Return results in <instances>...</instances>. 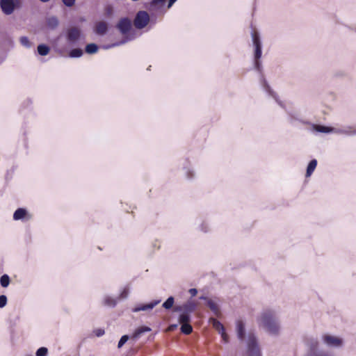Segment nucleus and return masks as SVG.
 I'll use <instances>...</instances> for the list:
<instances>
[{
  "mask_svg": "<svg viewBox=\"0 0 356 356\" xmlns=\"http://www.w3.org/2000/svg\"><path fill=\"white\" fill-rule=\"evenodd\" d=\"M188 292L190 293L192 297H194L197 293V289L195 288H192L189 289Z\"/></svg>",
  "mask_w": 356,
  "mask_h": 356,
  "instance_id": "79ce46f5",
  "label": "nucleus"
},
{
  "mask_svg": "<svg viewBox=\"0 0 356 356\" xmlns=\"http://www.w3.org/2000/svg\"><path fill=\"white\" fill-rule=\"evenodd\" d=\"M150 22V16L145 10H139L136 13L133 21L134 26L137 29H143L147 26Z\"/></svg>",
  "mask_w": 356,
  "mask_h": 356,
  "instance_id": "423d86ee",
  "label": "nucleus"
},
{
  "mask_svg": "<svg viewBox=\"0 0 356 356\" xmlns=\"http://www.w3.org/2000/svg\"><path fill=\"white\" fill-rule=\"evenodd\" d=\"M104 304L109 307H115L117 304V300L110 296H106L104 300Z\"/></svg>",
  "mask_w": 356,
  "mask_h": 356,
  "instance_id": "c756f323",
  "label": "nucleus"
},
{
  "mask_svg": "<svg viewBox=\"0 0 356 356\" xmlns=\"http://www.w3.org/2000/svg\"><path fill=\"white\" fill-rule=\"evenodd\" d=\"M209 322L212 324L213 327L218 332H223L225 327L216 318H210Z\"/></svg>",
  "mask_w": 356,
  "mask_h": 356,
  "instance_id": "393cba45",
  "label": "nucleus"
},
{
  "mask_svg": "<svg viewBox=\"0 0 356 356\" xmlns=\"http://www.w3.org/2000/svg\"><path fill=\"white\" fill-rule=\"evenodd\" d=\"M40 1L42 3H47V2L49 1L50 0H40Z\"/></svg>",
  "mask_w": 356,
  "mask_h": 356,
  "instance_id": "09e8293b",
  "label": "nucleus"
},
{
  "mask_svg": "<svg viewBox=\"0 0 356 356\" xmlns=\"http://www.w3.org/2000/svg\"><path fill=\"white\" fill-rule=\"evenodd\" d=\"M22 5V0H0V8L6 15H11L15 9H19Z\"/></svg>",
  "mask_w": 356,
  "mask_h": 356,
  "instance_id": "20e7f679",
  "label": "nucleus"
},
{
  "mask_svg": "<svg viewBox=\"0 0 356 356\" xmlns=\"http://www.w3.org/2000/svg\"><path fill=\"white\" fill-rule=\"evenodd\" d=\"M94 333L97 337H99L104 334L105 331L104 329L99 328V329L95 330Z\"/></svg>",
  "mask_w": 356,
  "mask_h": 356,
  "instance_id": "4c0bfd02",
  "label": "nucleus"
},
{
  "mask_svg": "<svg viewBox=\"0 0 356 356\" xmlns=\"http://www.w3.org/2000/svg\"><path fill=\"white\" fill-rule=\"evenodd\" d=\"M334 134H344L346 136H353L356 135V129L350 126H348L341 129L335 128Z\"/></svg>",
  "mask_w": 356,
  "mask_h": 356,
  "instance_id": "2eb2a0df",
  "label": "nucleus"
},
{
  "mask_svg": "<svg viewBox=\"0 0 356 356\" xmlns=\"http://www.w3.org/2000/svg\"><path fill=\"white\" fill-rule=\"evenodd\" d=\"M178 327V324H171L169 325L168 329L170 331H174Z\"/></svg>",
  "mask_w": 356,
  "mask_h": 356,
  "instance_id": "37998d69",
  "label": "nucleus"
},
{
  "mask_svg": "<svg viewBox=\"0 0 356 356\" xmlns=\"http://www.w3.org/2000/svg\"><path fill=\"white\" fill-rule=\"evenodd\" d=\"M172 312H174V313L179 312L180 314H182V311H183L182 305H175V307H173L172 308Z\"/></svg>",
  "mask_w": 356,
  "mask_h": 356,
  "instance_id": "a19ab883",
  "label": "nucleus"
},
{
  "mask_svg": "<svg viewBox=\"0 0 356 356\" xmlns=\"http://www.w3.org/2000/svg\"><path fill=\"white\" fill-rule=\"evenodd\" d=\"M254 68L259 72H261L262 71V65L260 59H256L254 58Z\"/></svg>",
  "mask_w": 356,
  "mask_h": 356,
  "instance_id": "72a5a7b5",
  "label": "nucleus"
},
{
  "mask_svg": "<svg viewBox=\"0 0 356 356\" xmlns=\"http://www.w3.org/2000/svg\"><path fill=\"white\" fill-rule=\"evenodd\" d=\"M177 0H168V8H170L172 6V5L177 1Z\"/></svg>",
  "mask_w": 356,
  "mask_h": 356,
  "instance_id": "c03bdc74",
  "label": "nucleus"
},
{
  "mask_svg": "<svg viewBox=\"0 0 356 356\" xmlns=\"http://www.w3.org/2000/svg\"><path fill=\"white\" fill-rule=\"evenodd\" d=\"M323 340L324 343L330 348H340L343 343L342 339L330 334L324 335Z\"/></svg>",
  "mask_w": 356,
  "mask_h": 356,
  "instance_id": "1a4fd4ad",
  "label": "nucleus"
},
{
  "mask_svg": "<svg viewBox=\"0 0 356 356\" xmlns=\"http://www.w3.org/2000/svg\"><path fill=\"white\" fill-rule=\"evenodd\" d=\"M47 353H48L47 348L40 347L37 350V351L35 353V355L36 356H47Z\"/></svg>",
  "mask_w": 356,
  "mask_h": 356,
  "instance_id": "473e14b6",
  "label": "nucleus"
},
{
  "mask_svg": "<svg viewBox=\"0 0 356 356\" xmlns=\"http://www.w3.org/2000/svg\"><path fill=\"white\" fill-rule=\"evenodd\" d=\"M260 319L263 327L269 334L275 336L279 334L280 323L273 311H264Z\"/></svg>",
  "mask_w": 356,
  "mask_h": 356,
  "instance_id": "f257e3e1",
  "label": "nucleus"
},
{
  "mask_svg": "<svg viewBox=\"0 0 356 356\" xmlns=\"http://www.w3.org/2000/svg\"><path fill=\"white\" fill-rule=\"evenodd\" d=\"M108 31V26L106 22H99L95 26V33L99 35H104Z\"/></svg>",
  "mask_w": 356,
  "mask_h": 356,
  "instance_id": "dca6fc26",
  "label": "nucleus"
},
{
  "mask_svg": "<svg viewBox=\"0 0 356 356\" xmlns=\"http://www.w3.org/2000/svg\"><path fill=\"white\" fill-rule=\"evenodd\" d=\"M201 230L204 232H207L208 229L207 228V225L204 223H202L201 225Z\"/></svg>",
  "mask_w": 356,
  "mask_h": 356,
  "instance_id": "a18cd8bd",
  "label": "nucleus"
},
{
  "mask_svg": "<svg viewBox=\"0 0 356 356\" xmlns=\"http://www.w3.org/2000/svg\"><path fill=\"white\" fill-rule=\"evenodd\" d=\"M46 23L48 26L51 30L55 29L59 25V20L56 16H51L46 19Z\"/></svg>",
  "mask_w": 356,
  "mask_h": 356,
  "instance_id": "6ab92c4d",
  "label": "nucleus"
},
{
  "mask_svg": "<svg viewBox=\"0 0 356 356\" xmlns=\"http://www.w3.org/2000/svg\"><path fill=\"white\" fill-rule=\"evenodd\" d=\"M261 81H262V86L263 87L265 88V90L270 95H272L273 97L276 98L275 97V95L274 94V92L271 90L270 86L268 85V82L266 81V80L264 79V77L262 76H261ZM277 102L278 103V104L282 106V107H284V105L282 104V102L279 101L278 99H275Z\"/></svg>",
  "mask_w": 356,
  "mask_h": 356,
  "instance_id": "aec40b11",
  "label": "nucleus"
},
{
  "mask_svg": "<svg viewBox=\"0 0 356 356\" xmlns=\"http://www.w3.org/2000/svg\"><path fill=\"white\" fill-rule=\"evenodd\" d=\"M161 300H153L149 303H147V304H141V305H139L136 307H135L132 311L134 312H140V311H146V310H149V309H152L155 306H156L157 305H159L160 302H161Z\"/></svg>",
  "mask_w": 356,
  "mask_h": 356,
  "instance_id": "f8f14e48",
  "label": "nucleus"
},
{
  "mask_svg": "<svg viewBox=\"0 0 356 356\" xmlns=\"http://www.w3.org/2000/svg\"><path fill=\"white\" fill-rule=\"evenodd\" d=\"M199 298L202 300H206L207 302V300H210L209 298H208L207 296H202Z\"/></svg>",
  "mask_w": 356,
  "mask_h": 356,
  "instance_id": "de8ad7c7",
  "label": "nucleus"
},
{
  "mask_svg": "<svg viewBox=\"0 0 356 356\" xmlns=\"http://www.w3.org/2000/svg\"><path fill=\"white\" fill-rule=\"evenodd\" d=\"M129 290L127 289H124L123 291L120 294L119 298L124 299L128 296Z\"/></svg>",
  "mask_w": 356,
  "mask_h": 356,
  "instance_id": "ea45409f",
  "label": "nucleus"
},
{
  "mask_svg": "<svg viewBox=\"0 0 356 356\" xmlns=\"http://www.w3.org/2000/svg\"><path fill=\"white\" fill-rule=\"evenodd\" d=\"M7 297L5 295L0 296V308L4 307L7 304Z\"/></svg>",
  "mask_w": 356,
  "mask_h": 356,
  "instance_id": "f704fd0d",
  "label": "nucleus"
},
{
  "mask_svg": "<svg viewBox=\"0 0 356 356\" xmlns=\"http://www.w3.org/2000/svg\"><path fill=\"white\" fill-rule=\"evenodd\" d=\"M248 356H261V352L258 344V340L254 334H249L247 342Z\"/></svg>",
  "mask_w": 356,
  "mask_h": 356,
  "instance_id": "39448f33",
  "label": "nucleus"
},
{
  "mask_svg": "<svg viewBox=\"0 0 356 356\" xmlns=\"http://www.w3.org/2000/svg\"><path fill=\"white\" fill-rule=\"evenodd\" d=\"M130 337L128 334L122 335L118 341V348H122L128 341Z\"/></svg>",
  "mask_w": 356,
  "mask_h": 356,
  "instance_id": "7c9ffc66",
  "label": "nucleus"
},
{
  "mask_svg": "<svg viewBox=\"0 0 356 356\" xmlns=\"http://www.w3.org/2000/svg\"><path fill=\"white\" fill-rule=\"evenodd\" d=\"M175 303V298L169 296L163 303L162 307L167 310L172 309Z\"/></svg>",
  "mask_w": 356,
  "mask_h": 356,
  "instance_id": "cd10ccee",
  "label": "nucleus"
},
{
  "mask_svg": "<svg viewBox=\"0 0 356 356\" xmlns=\"http://www.w3.org/2000/svg\"><path fill=\"white\" fill-rule=\"evenodd\" d=\"M236 334L238 339L243 341L245 339V323L241 320L236 321Z\"/></svg>",
  "mask_w": 356,
  "mask_h": 356,
  "instance_id": "4468645a",
  "label": "nucleus"
},
{
  "mask_svg": "<svg viewBox=\"0 0 356 356\" xmlns=\"http://www.w3.org/2000/svg\"><path fill=\"white\" fill-rule=\"evenodd\" d=\"M310 355L311 356H331L329 354L318 349V342L316 340L310 341Z\"/></svg>",
  "mask_w": 356,
  "mask_h": 356,
  "instance_id": "9b49d317",
  "label": "nucleus"
},
{
  "mask_svg": "<svg viewBox=\"0 0 356 356\" xmlns=\"http://www.w3.org/2000/svg\"><path fill=\"white\" fill-rule=\"evenodd\" d=\"M152 329L146 325H142L135 330L132 334L131 339L134 340L138 339L145 332H150Z\"/></svg>",
  "mask_w": 356,
  "mask_h": 356,
  "instance_id": "f3484780",
  "label": "nucleus"
},
{
  "mask_svg": "<svg viewBox=\"0 0 356 356\" xmlns=\"http://www.w3.org/2000/svg\"><path fill=\"white\" fill-rule=\"evenodd\" d=\"M10 282V277L7 274H3L0 277V284L2 287L6 288Z\"/></svg>",
  "mask_w": 356,
  "mask_h": 356,
  "instance_id": "c85d7f7f",
  "label": "nucleus"
},
{
  "mask_svg": "<svg viewBox=\"0 0 356 356\" xmlns=\"http://www.w3.org/2000/svg\"><path fill=\"white\" fill-rule=\"evenodd\" d=\"M181 325L180 327L181 332L184 334H189L193 332V327L189 323L190 321L179 322Z\"/></svg>",
  "mask_w": 356,
  "mask_h": 356,
  "instance_id": "b1692460",
  "label": "nucleus"
},
{
  "mask_svg": "<svg viewBox=\"0 0 356 356\" xmlns=\"http://www.w3.org/2000/svg\"><path fill=\"white\" fill-rule=\"evenodd\" d=\"M313 129L317 132L319 133H325V134H330V133H334L335 128L332 127H327L325 125L321 124H313L312 125Z\"/></svg>",
  "mask_w": 356,
  "mask_h": 356,
  "instance_id": "a211bd4d",
  "label": "nucleus"
},
{
  "mask_svg": "<svg viewBox=\"0 0 356 356\" xmlns=\"http://www.w3.org/2000/svg\"><path fill=\"white\" fill-rule=\"evenodd\" d=\"M133 24H134L132 21L128 17L120 18L116 24L115 27L119 31V32L124 35V38L122 40L113 43L106 47V48L120 46L132 40L134 38L131 35H129L128 34L131 30Z\"/></svg>",
  "mask_w": 356,
  "mask_h": 356,
  "instance_id": "f03ea898",
  "label": "nucleus"
},
{
  "mask_svg": "<svg viewBox=\"0 0 356 356\" xmlns=\"http://www.w3.org/2000/svg\"><path fill=\"white\" fill-rule=\"evenodd\" d=\"M207 305L216 316H220V307L212 300H207Z\"/></svg>",
  "mask_w": 356,
  "mask_h": 356,
  "instance_id": "412c9836",
  "label": "nucleus"
},
{
  "mask_svg": "<svg viewBox=\"0 0 356 356\" xmlns=\"http://www.w3.org/2000/svg\"><path fill=\"white\" fill-rule=\"evenodd\" d=\"M99 47L95 43H89L86 44L85 47V51L88 54H94L98 51Z\"/></svg>",
  "mask_w": 356,
  "mask_h": 356,
  "instance_id": "a878e982",
  "label": "nucleus"
},
{
  "mask_svg": "<svg viewBox=\"0 0 356 356\" xmlns=\"http://www.w3.org/2000/svg\"><path fill=\"white\" fill-rule=\"evenodd\" d=\"M293 120H296V117L293 114L289 113V120H290V122L293 123Z\"/></svg>",
  "mask_w": 356,
  "mask_h": 356,
  "instance_id": "49530a36",
  "label": "nucleus"
},
{
  "mask_svg": "<svg viewBox=\"0 0 356 356\" xmlns=\"http://www.w3.org/2000/svg\"><path fill=\"white\" fill-rule=\"evenodd\" d=\"M31 216L25 208H18L13 213V219L15 220H29Z\"/></svg>",
  "mask_w": 356,
  "mask_h": 356,
  "instance_id": "ddd939ff",
  "label": "nucleus"
},
{
  "mask_svg": "<svg viewBox=\"0 0 356 356\" xmlns=\"http://www.w3.org/2000/svg\"><path fill=\"white\" fill-rule=\"evenodd\" d=\"M251 38L253 46L254 47V58L260 59L262 55V43L259 33L253 31L251 33Z\"/></svg>",
  "mask_w": 356,
  "mask_h": 356,
  "instance_id": "0eeeda50",
  "label": "nucleus"
},
{
  "mask_svg": "<svg viewBox=\"0 0 356 356\" xmlns=\"http://www.w3.org/2000/svg\"><path fill=\"white\" fill-rule=\"evenodd\" d=\"M20 43L26 47V48H31V43L29 41V38L26 36H22L20 38Z\"/></svg>",
  "mask_w": 356,
  "mask_h": 356,
  "instance_id": "2f4dec72",
  "label": "nucleus"
},
{
  "mask_svg": "<svg viewBox=\"0 0 356 356\" xmlns=\"http://www.w3.org/2000/svg\"><path fill=\"white\" fill-rule=\"evenodd\" d=\"M218 333L221 335L222 339H223V341L225 343H227L229 341V336L225 332V328H224V332H218Z\"/></svg>",
  "mask_w": 356,
  "mask_h": 356,
  "instance_id": "58836bf2",
  "label": "nucleus"
},
{
  "mask_svg": "<svg viewBox=\"0 0 356 356\" xmlns=\"http://www.w3.org/2000/svg\"><path fill=\"white\" fill-rule=\"evenodd\" d=\"M62 2L66 7L71 8L75 4L76 0H62Z\"/></svg>",
  "mask_w": 356,
  "mask_h": 356,
  "instance_id": "e433bc0d",
  "label": "nucleus"
},
{
  "mask_svg": "<svg viewBox=\"0 0 356 356\" xmlns=\"http://www.w3.org/2000/svg\"><path fill=\"white\" fill-rule=\"evenodd\" d=\"M166 0H152L146 5V8L150 12H162Z\"/></svg>",
  "mask_w": 356,
  "mask_h": 356,
  "instance_id": "9d476101",
  "label": "nucleus"
},
{
  "mask_svg": "<svg viewBox=\"0 0 356 356\" xmlns=\"http://www.w3.org/2000/svg\"><path fill=\"white\" fill-rule=\"evenodd\" d=\"M37 51L40 56H44L49 54L50 47L46 44H40L37 47Z\"/></svg>",
  "mask_w": 356,
  "mask_h": 356,
  "instance_id": "5701e85b",
  "label": "nucleus"
},
{
  "mask_svg": "<svg viewBox=\"0 0 356 356\" xmlns=\"http://www.w3.org/2000/svg\"><path fill=\"white\" fill-rule=\"evenodd\" d=\"M316 165H317V160L315 159H312L309 162L307 167V170H306V175H305L306 177H309L312 175V174L316 169Z\"/></svg>",
  "mask_w": 356,
  "mask_h": 356,
  "instance_id": "4be33fe9",
  "label": "nucleus"
},
{
  "mask_svg": "<svg viewBox=\"0 0 356 356\" xmlns=\"http://www.w3.org/2000/svg\"><path fill=\"white\" fill-rule=\"evenodd\" d=\"M196 303L191 300H187L182 305V314L178 317L179 322H186L191 321V314L196 309Z\"/></svg>",
  "mask_w": 356,
  "mask_h": 356,
  "instance_id": "7ed1b4c3",
  "label": "nucleus"
},
{
  "mask_svg": "<svg viewBox=\"0 0 356 356\" xmlns=\"http://www.w3.org/2000/svg\"><path fill=\"white\" fill-rule=\"evenodd\" d=\"M81 35V30L77 27H72L66 31L65 38L70 44H76Z\"/></svg>",
  "mask_w": 356,
  "mask_h": 356,
  "instance_id": "6e6552de",
  "label": "nucleus"
},
{
  "mask_svg": "<svg viewBox=\"0 0 356 356\" xmlns=\"http://www.w3.org/2000/svg\"><path fill=\"white\" fill-rule=\"evenodd\" d=\"M83 51L81 48L72 49L69 52V57L72 58H78L83 56Z\"/></svg>",
  "mask_w": 356,
  "mask_h": 356,
  "instance_id": "bb28decb",
  "label": "nucleus"
},
{
  "mask_svg": "<svg viewBox=\"0 0 356 356\" xmlns=\"http://www.w3.org/2000/svg\"><path fill=\"white\" fill-rule=\"evenodd\" d=\"M184 170H185V173H186L187 179H191L193 178L194 172L193 170H191L188 168H184Z\"/></svg>",
  "mask_w": 356,
  "mask_h": 356,
  "instance_id": "c9c22d12",
  "label": "nucleus"
}]
</instances>
